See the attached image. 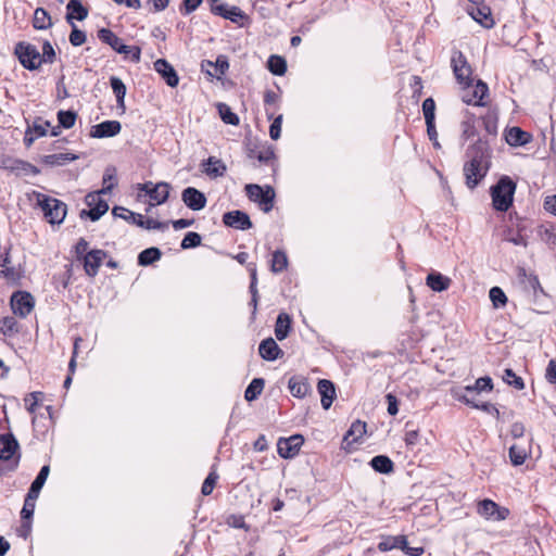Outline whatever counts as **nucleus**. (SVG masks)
Segmentation results:
<instances>
[{
    "mask_svg": "<svg viewBox=\"0 0 556 556\" xmlns=\"http://www.w3.org/2000/svg\"><path fill=\"white\" fill-rule=\"evenodd\" d=\"M516 184L508 176L500 178L491 188L492 204L496 211L506 212L513 204Z\"/></svg>",
    "mask_w": 556,
    "mask_h": 556,
    "instance_id": "nucleus-1",
    "label": "nucleus"
},
{
    "mask_svg": "<svg viewBox=\"0 0 556 556\" xmlns=\"http://www.w3.org/2000/svg\"><path fill=\"white\" fill-rule=\"evenodd\" d=\"M37 205L50 224H61L66 216V204L42 193H35Z\"/></svg>",
    "mask_w": 556,
    "mask_h": 556,
    "instance_id": "nucleus-2",
    "label": "nucleus"
},
{
    "mask_svg": "<svg viewBox=\"0 0 556 556\" xmlns=\"http://www.w3.org/2000/svg\"><path fill=\"white\" fill-rule=\"evenodd\" d=\"M245 192L248 198L253 202H257L265 213L271 211L276 195L273 187L266 186L263 188L260 185L250 184L245 186Z\"/></svg>",
    "mask_w": 556,
    "mask_h": 556,
    "instance_id": "nucleus-3",
    "label": "nucleus"
},
{
    "mask_svg": "<svg viewBox=\"0 0 556 556\" xmlns=\"http://www.w3.org/2000/svg\"><path fill=\"white\" fill-rule=\"evenodd\" d=\"M15 54L21 64L29 71L37 70L42 64L40 52L30 43L18 42L15 47Z\"/></svg>",
    "mask_w": 556,
    "mask_h": 556,
    "instance_id": "nucleus-4",
    "label": "nucleus"
},
{
    "mask_svg": "<svg viewBox=\"0 0 556 556\" xmlns=\"http://www.w3.org/2000/svg\"><path fill=\"white\" fill-rule=\"evenodd\" d=\"M488 168L483 165L481 156H472L464 165V175L468 188L473 189L480 180L486 175Z\"/></svg>",
    "mask_w": 556,
    "mask_h": 556,
    "instance_id": "nucleus-5",
    "label": "nucleus"
},
{
    "mask_svg": "<svg viewBox=\"0 0 556 556\" xmlns=\"http://www.w3.org/2000/svg\"><path fill=\"white\" fill-rule=\"evenodd\" d=\"M102 192H90L86 195V204L90 207V210H83L80 213V217H89L92 222L100 219L108 211L109 204L100 198Z\"/></svg>",
    "mask_w": 556,
    "mask_h": 556,
    "instance_id": "nucleus-6",
    "label": "nucleus"
},
{
    "mask_svg": "<svg viewBox=\"0 0 556 556\" xmlns=\"http://www.w3.org/2000/svg\"><path fill=\"white\" fill-rule=\"evenodd\" d=\"M451 65L457 81L465 86H469L471 83V67L468 64L466 56L460 51H453Z\"/></svg>",
    "mask_w": 556,
    "mask_h": 556,
    "instance_id": "nucleus-7",
    "label": "nucleus"
},
{
    "mask_svg": "<svg viewBox=\"0 0 556 556\" xmlns=\"http://www.w3.org/2000/svg\"><path fill=\"white\" fill-rule=\"evenodd\" d=\"M477 513L486 520L493 521L505 520L509 515V510L506 507H501L489 498L482 500L478 503Z\"/></svg>",
    "mask_w": 556,
    "mask_h": 556,
    "instance_id": "nucleus-8",
    "label": "nucleus"
},
{
    "mask_svg": "<svg viewBox=\"0 0 556 556\" xmlns=\"http://www.w3.org/2000/svg\"><path fill=\"white\" fill-rule=\"evenodd\" d=\"M35 300L29 292L16 291L11 296V307L13 313L26 317L34 308Z\"/></svg>",
    "mask_w": 556,
    "mask_h": 556,
    "instance_id": "nucleus-9",
    "label": "nucleus"
},
{
    "mask_svg": "<svg viewBox=\"0 0 556 556\" xmlns=\"http://www.w3.org/2000/svg\"><path fill=\"white\" fill-rule=\"evenodd\" d=\"M303 442L304 439L300 434L280 438L277 442V452L282 458H292L299 453Z\"/></svg>",
    "mask_w": 556,
    "mask_h": 556,
    "instance_id": "nucleus-10",
    "label": "nucleus"
},
{
    "mask_svg": "<svg viewBox=\"0 0 556 556\" xmlns=\"http://www.w3.org/2000/svg\"><path fill=\"white\" fill-rule=\"evenodd\" d=\"M18 443L12 435L0 437V459L12 460V469L16 468L20 462V455H16Z\"/></svg>",
    "mask_w": 556,
    "mask_h": 556,
    "instance_id": "nucleus-11",
    "label": "nucleus"
},
{
    "mask_svg": "<svg viewBox=\"0 0 556 556\" xmlns=\"http://www.w3.org/2000/svg\"><path fill=\"white\" fill-rule=\"evenodd\" d=\"M181 200L192 211H200L206 205L204 193L193 187H188L182 191Z\"/></svg>",
    "mask_w": 556,
    "mask_h": 556,
    "instance_id": "nucleus-12",
    "label": "nucleus"
},
{
    "mask_svg": "<svg viewBox=\"0 0 556 556\" xmlns=\"http://www.w3.org/2000/svg\"><path fill=\"white\" fill-rule=\"evenodd\" d=\"M223 222L226 226L240 230H247L252 227L249 215L242 211H230L224 214Z\"/></svg>",
    "mask_w": 556,
    "mask_h": 556,
    "instance_id": "nucleus-13",
    "label": "nucleus"
},
{
    "mask_svg": "<svg viewBox=\"0 0 556 556\" xmlns=\"http://www.w3.org/2000/svg\"><path fill=\"white\" fill-rule=\"evenodd\" d=\"M106 257V253L103 250H91L84 256V268L88 276H97L99 268Z\"/></svg>",
    "mask_w": 556,
    "mask_h": 556,
    "instance_id": "nucleus-14",
    "label": "nucleus"
},
{
    "mask_svg": "<svg viewBox=\"0 0 556 556\" xmlns=\"http://www.w3.org/2000/svg\"><path fill=\"white\" fill-rule=\"evenodd\" d=\"M122 125L118 121H105L91 127L90 137L110 138L121 132Z\"/></svg>",
    "mask_w": 556,
    "mask_h": 556,
    "instance_id": "nucleus-15",
    "label": "nucleus"
},
{
    "mask_svg": "<svg viewBox=\"0 0 556 556\" xmlns=\"http://www.w3.org/2000/svg\"><path fill=\"white\" fill-rule=\"evenodd\" d=\"M154 70L165 79L169 87H176L178 85V75L174 67L166 60H156L154 62Z\"/></svg>",
    "mask_w": 556,
    "mask_h": 556,
    "instance_id": "nucleus-16",
    "label": "nucleus"
},
{
    "mask_svg": "<svg viewBox=\"0 0 556 556\" xmlns=\"http://www.w3.org/2000/svg\"><path fill=\"white\" fill-rule=\"evenodd\" d=\"M468 13L470 16L477 21L479 24H481L485 28H491L494 25V21L491 16V10L489 7L482 4L479 5H472L470 9H468Z\"/></svg>",
    "mask_w": 556,
    "mask_h": 556,
    "instance_id": "nucleus-17",
    "label": "nucleus"
},
{
    "mask_svg": "<svg viewBox=\"0 0 556 556\" xmlns=\"http://www.w3.org/2000/svg\"><path fill=\"white\" fill-rule=\"evenodd\" d=\"M318 392L321 396V406L324 409H329L336 397L334 384L327 379H321L317 384Z\"/></svg>",
    "mask_w": 556,
    "mask_h": 556,
    "instance_id": "nucleus-18",
    "label": "nucleus"
},
{
    "mask_svg": "<svg viewBox=\"0 0 556 556\" xmlns=\"http://www.w3.org/2000/svg\"><path fill=\"white\" fill-rule=\"evenodd\" d=\"M260 355L266 361H276L282 354V351L273 338H267L260 343Z\"/></svg>",
    "mask_w": 556,
    "mask_h": 556,
    "instance_id": "nucleus-19",
    "label": "nucleus"
},
{
    "mask_svg": "<svg viewBox=\"0 0 556 556\" xmlns=\"http://www.w3.org/2000/svg\"><path fill=\"white\" fill-rule=\"evenodd\" d=\"M203 172L212 178L222 177L227 170L226 164L215 156H210L205 163H203Z\"/></svg>",
    "mask_w": 556,
    "mask_h": 556,
    "instance_id": "nucleus-20",
    "label": "nucleus"
},
{
    "mask_svg": "<svg viewBox=\"0 0 556 556\" xmlns=\"http://www.w3.org/2000/svg\"><path fill=\"white\" fill-rule=\"evenodd\" d=\"M531 135L519 127H511L506 132V142L511 147H520L529 143Z\"/></svg>",
    "mask_w": 556,
    "mask_h": 556,
    "instance_id": "nucleus-21",
    "label": "nucleus"
},
{
    "mask_svg": "<svg viewBox=\"0 0 556 556\" xmlns=\"http://www.w3.org/2000/svg\"><path fill=\"white\" fill-rule=\"evenodd\" d=\"M426 285L435 292L446 290L451 285V279L441 273L432 271L426 278Z\"/></svg>",
    "mask_w": 556,
    "mask_h": 556,
    "instance_id": "nucleus-22",
    "label": "nucleus"
},
{
    "mask_svg": "<svg viewBox=\"0 0 556 556\" xmlns=\"http://www.w3.org/2000/svg\"><path fill=\"white\" fill-rule=\"evenodd\" d=\"M66 21L70 25H73V20L84 21L88 16V10L78 0H71L67 3Z\"/></svg>",
    "mask_w": 556,
    "mask_h": 556,
    "instance_id": "nucleus-23",
    "label": "nucleus"
},
{
    "mask_svg": "<svg viewBox=\"0 0 556 556\" xmlns=\"http://www.w3.org/2000/svg\"><path fill=\"white\" fill-rule=\"evenodd\" d=\"M365 433L366 424L361 420H356L351 425L349 431L345 433L343 438V443H345L346 445L356 443L364 437Z\"/></svg>",
    "mask_w": 556,
    "mask_h": 556,
    "instance_id": "nucleus-24",
    "label": "nucleus"
},
{
    "mask_svg": "<svg viewBox=\"0 0 556 556\" xmlns=\"http://www.w3.org/2000/svg\"><path fill=\"white\" fill-rule=\"evenodd\" d=\"M407 540L404 535L396 536H386L378 544V549L380 552H389L393 548H401L402 551L406 548Z\"/></svg>",
    "mask_w": 556,
    "mask_h": 556,
    "instance_id": "nucleus-25",
    "label": "nucleus"
},
{
    "mask_svg": "<svg viewBox=\"0 0 556 556\" xmlns=\"http://www.w3.org/2000/svg\"><path fill=\"white\" fill-rule=\"evenodd\" d=\"M291 328V318L287 313H280L275 325V336L279 341L286 339Z\"/></svg>",
    "mask_w": 556,
    "mask_h": 556,
    "instance_id": "nucleus-26",
    "label": "nucleus"
},
{
    "mask_svg": "<svg viewBox=\"0 0 556 556\" xmlns=\"http://www.w3.org/2000/svg\"><path fill=\"white\" fill-rule=\"evenodd\" d=\"M170 186L167 182H157L155 187H153L152 193L150 195L151 205H160L163 204L169 195Z\"/></svg>",
    "mask_w": 556,
    "mask_h": 556,
    "instance_id": "nucleus-27",
    "label": "nucleus"
},
{
    "mask_svg": "<svg viewBox=\"0 0 556 556\" xmlns=\"http://www.w3.org/2000/svg\"><path fill=\"white\" fill-rule=\"evenodd\" d=\"M489 91L488 85L481 80H479L473 89L472 97H468L467 94L463 96L464 102L468 104L475 105H483L482 100L486 96Z\"/></svg>",
    "mask_w": 556,
    "mask_h": 556,
    "instance_id": "nucleus-28",
    "label": "nucleus"
},
{
    "mask_svg": "<svg viewBox=\"0 0 556 556\" xmlns=\"http://www.w3.org/2000/svg\"><path fill=\"white\" fill-rule=\"evenodd\" d=\"M38 497L26 495V498L24 501V506L21 511L22 519L26 520L23 522V529H25L26 533L30 531V519L34 515L35 510V503Z\"/></svg>",
    "mask_w": 556,
    "mask_h": 556,
    "instance_id": "nucleus-29",
    "label": "nucleus"
},
{
    "mask_svg": "<svg viewBox=\"0 0 556 556\" xmlns=\"http://www.w3.org/2000/svg\"><path fill=\"white\" fill-rule=\"evenodd\" d=\"M77 159L78 156L73 153L48 154L42 157V163L49 166H62Z\"/></svg>",
    "mask_w": 556,
    "mask_h": 556,
    "instance_id": "nucleus-30",
    "label": "nucleus"
},
{
    "mask_svg": "<svg viewBox=\"0 0 556 556\" xmlns=\"http://www.w3.org/2000/svg\"><path fill=\"white\" fill-rule=\"evenodd\" d=\"M291 394L295 397H304L309 391V384L303 378L291 377L288 382Z\"/></svg>",
    "mask_w": 556,
    "mask_h": 556,
    "instance_id": "nucleus-31",
    "label": "nucleus"
},
{
    "mask_svg": "<svg viewBox=\"0 0 556 556\" xmlns=\"http://www.w3.org/2000/svg\"><path fill=\"white\" fill-rule=\"evenodd\" d=\"M49 472H50V468L49 466H43L39 473L37 475L36 479L33 481V483L30 484V488L28 490V495H31V496H35V497H38L39 496V493L42 489V486L45 485L46 483V480L49 476Z\"/></svg>",
    "mask_w": 556,
    "mask_h": 556,
    "instance_id": "nucleus-32",
    "label": "nucleus"
},
{
    "mask_svg": "<svg viewBox=\"0 0 556 556\" xmlns=\"http://www.w3.org/2000/svg\"><path fill=\"white\" fill-rule=\"evenodd\" d=\"M370 466L380 473H390L394 469L393 462L386 455H377L370 460Z\"/></svg>",
    "mask_w": 556,
    "mask_h": 556,
    "instance_id": "nucleus-33",
    "label": "nucleus"
},
{
    "mask_svg": "<svg viewBox=\"0 0 556 556\" xmlns=\"http://www.w3.org/2000/svg\"><path fill=\"white\" fill-rule=\"evenodd\" d=\"M33 26L36 29H40V30L48 29L52 26L51 16L45 9L37 8L35 10L34 18H33Z\"/></svg>",
    "mask_w": 556,
    "mask_h": 556,
    "instance_id": "nucleus-34",
    "label": "nucleus"
},
{
    "mask_svg": "<svg viewBox=\"0 0 556 556\" xmlns=\"http://www.w3.org/2000/svg\"><path fill=\"white\" fill-rule=\"evenodd\" d=\"M110 84L112 87V90L116 97L117 105L125 110V96H126V86L123 83V80L116 76H112L110 78Z\"/></svg>",
    "mask_w": 556,
    "mask_h": 556,
    "instance_id": "nucleus-35",
    "label": "nucleus"
},
{
    "mask_svg": "<svg viewBox=\"0 0 556 556\" xmlns=\"http://www.w3.org/2000/svg\"><path fill=\"white\" fill-rule=\"evenodd\" d=\"M134 224L138 227L151 230V229H157V230H165L168 227L167 223H162L159 220H155L153 218H144L143 215H139L137 217H134Z\"/></svg>",
    "mask_w": 556,
    "mask_h": 556,
    "instance_id": "nucleus-36",
    "label": "nucleus"
},
{
    "mask_svg": "<svg viewBox=\"0 0 556 556\" xmlns=\"http://www.w3.org/2000/svg\"><path fill=\"white\" fill-rule=\"evenodd\" d=\"M264 384H265L264 379L254 378L250 382L248 388L245 389L244 399L248 402H251V401H254L255 399H257V396L262 393V391L264 389Z\"/></svg>",
    "mask_w": 556,
    "mask_h": 556,
    "instance_id": "nucleus-37",
    "label": "nucleus"
},
{
    "mask_svg": "<svg viewBox=\"0 0 556 556\" xmlns=\"http://www.w3.org/2000/svg\"><path fill=\"white\" fill-rule=\"evenodd\" d=\"M98 38L103 42L110 46L114 51L117 50L118 46L122 42V39L117 37L111 29L101 28L98 30Z\"/></svg>",
    "mask_w": 556,
    "mask_h": 556,
    "instance_id": "nucleus-38",
    "label": "nucleus"
},
{
    "mask_svg": "<svg viewBox=\"0 0 556 556\" xmlns=\"http://www.w3.org/2000/svg\"><path fill=\"white\" fill-rule=\"evenodd\" d=\"M161 251L157 248H148L143 250L138 256V263L141 266H148L161 258Z\"/></svg>",
    "mask_w": 556,
    "mask_h": 556,
    "instance_id": "nucleus-39",
    "label": "nucleus"
},
{
    "mask_svg": "<svg viewBox=\"0 0 556 556\" xmlns=\"http://www.w3.org/2000/svg\"><path fill=\"white\" fill-rule=\"evenodd\" d=\"M268 70L274 74L281 76L287 71L286 60L279 55H270L267 62Z\"/></svg>",
    "mask_w": 556,
    "mask_h": 556,
    "instance_id": "nucleus-40",
    "label": "nucleus"
},
{
    "mask_svg": "<svg viewBox=\"0 0 556 556\" xmlns=\"http://www.w3.org/2000/svg\"><path fill=\"white\" fill-rule=\"evenodd\" d=\"M288 266V257L283 251L277 250L273 253L271 271L281 273Z\"/></svg>",
    "mask_w": 556,
    "mask_h": 556,
    "instance_id": "nucleus-41",
    "label": "nucleus"
},
{
    "mask_svg": "<svg viewBox=\"0 0 556 556\" xmlns=\"http://www.w3.org/2000/svg\"><path fill=\"white\" fill-rule=\"evenodd\" d=\"M493 389L492 379L490 377H481L476 380L473 386L465 387L466 393H473L476 391H491Z\"/></svg>",
    "mask_w": 556,
    "mask_h": 556,
    "instance_id": "nucleus-42",
    "label": "nucleus"
},
{
    "mask_svg": "<svg viewBox=\"0 0 556 556\" xmlns=\"http://www.w3.org/2000/svg\"><path fill=\"white\" fill-rule=\"evenodd\" d=\"M528 453L525 448L514 444L509 447V459L514 466L522 465L527 459Z\"/></svg>",
    "mask_w": 556,
    "mask_h": 556,
    "instance_id": "nucleus-43",
    "label": "nucleus"
},
{
    "mask_svg": "<svg viewBox=\"0 0 556 556\" xmlns=\"http://www.w3.org/2000/svg\"><path fill=\"white\" fill-rule=\"evenodd\" d=\"M77 118V114L74 111H59L58 112V122L59 125L65 129H70L75 125Z\"/></svg>",
    "mask_w": 556,
    "mask_h": 556,
    "instance_id": "nucleus-44",
    "label": "nucleus"
},
{
    "mask_svg": "<svg viewBox=\"0 0 556 556\" xmlns=\"http://www.w3.org/2000/svg\"><path fill=\"white\" fill-rule=\"evenodd\" d=\"M218 112H219L220 118L223 119L224 123L233 125V126L239 124L238 115L235 114L227 104L219 103Z\"/></svg>",
    "mask_w": 556,
    "mask_h": 556,
    "instance_id": "nucleus-45",
    "label": "nucleus"
},
{
    "mask_svg": "<svg viewBox=\"0 0 556 556\" xmlns=\"http://www.w3.org/2000/svg\"><path fill=\"white\" fill-rule=\"evenodd\" d=\"M115 185V168H106L103 175V188L99 192H102V194L109 193L112 191Z\"/></svg>",
    "mask_w": 556,
    "mask_h": 556,
    "instance_id": "nucleus-46",
    "label": "nucleus"
},
{
    "mask_svg": "<svg viewBox=\"0 0 556 556\" xmlns=\"http://www.w3.org/2000/svg\"><path fill=\"white\" fill-rule=\"evenodd\" d=\"M503 380L514 387L516 390H522L525 388V383L521 377L517 376L513 369H505Z\"/></svg>",
    "mask_w": 556,
    "mask_h": 556,
    "instance_id": "nucleus-47",
    "label": "nucleus"
},
{
    "mask_svg": "<svg viewBox=\"0 0 556 556\" xmlns=\"http://www.w3.org/2000/svg\"><path fill=\"white\" fill-rule=\"evenodd\" d=\"M490 299L495 307L504 306L507 302V296L500 287L491 288Z\"/></svg>",
    "mask_w": 556,
    "mask_h": 556,
    "instance_id": "nucleus-48",
    "label": "nucleus"
},
{
    "mask_svg": "<svg viewBox=\"0 0 556 556\" xmlns=\"http://www.w3.org/2000/svg\"><path fill=\"white\" fill-rule=\"evenodd\" d=\"M422 112L426 119V124L434 122L435 102L432 98H427L422 103Z\"/></svg>",
    "mask_w": 556,
    "mask_h": 556,
    "instance_id": "nucleus-49",
    "label": "nucleus"
},
{
    "mask_svg": "<svg viewBox=\"0 0 556 556\" xmlns=\"http://www.w3.org/2000/svg\"><path fill=\"white\" fill-rule=\"evenodd\" d=\"M201 244V236L198 232H188L181 241L182 249L197 248Z\"/></svg>",
    "mask_w": 556,
    "mask_h": 556,
    "instance_id": "nucleus-50",
    "label": "nucleus"
},
{
    "mask_svg": "<svg viewBox=\"0 0 556 556\" xmlns=\"http://www.w3.org/2000/svg\"><path fill=\"white\" fill-rule=\"evenodd\" d=\"M217 479L218 475L215 471L210 472L202 484L201 493L205 496L210 495L213 492Z\"/></svg>",
    "mask_w": 556,
    "mask_h": 556,
    "instance_id": "nucleus-51",
    "label": "nucleus"
},
{
    "mask_svg": "<svg viewBox=\"0 0 556 556\" xmlns=\"http://www.w3.org/2000/svg\"><path fill=\"white\" fill-rule=\"evenodd\" d=\"M73 28H72V31H71V35H70V42L74 46V47H79L81 46L85 41H86V34L85 31L78 29L75 24L71 25Z\"/></svg>",
    "mask_w": 556,
    "mask_h": 556,
    "instance_id": "nucleus-52",
    "label": "nucleus"
},
{
    "mask_svg": "<svg viewBox=\"0 0 556 556\" xmlns=\"http://www.w3.org/2000/svg\"><path fill=\"white\" fill-rule=\"evenodd\" d=\"M460 400H463L466 404H470V405H472L473 407H476V408H480V409H482V410H484V412H486V413H492V414L494 413V414L496 415V417H498V416H500V412H498V409H497L493 404L484 403V404H482V405H478V404L473 403V401H471L470 399H468L466 394H465V395H463V396L460 397Z\"/></svg>",
    "mask_w": 556,
    "mask_h": 556,
    "instance_id": "nucleus-53",
    "label": "nucleus"
},
{
    "mask_svg": "<svg viewBox=\"0 0 556 556\" xmlns=\"http://www.w3.org/2000/svg\"><path fill=\"white\" fill-rule=\"evenodd\" d=\"M113 215L123 219H126L134 224V217L139 216L140 214L134 213L125 207L115 206L112 211Z\"/></svg>",
    "mask_w": 556,
    "mask_h": 556,
    "instance_id": "nucleus-54",
    "label": "nucleus"
},
{
    "mask_svg": "<svg viewBox=\"0 0 556 556\" xmlns=\"http://www.w3.org/2000/svg\"><path fill=\"white\" fill-rule=\"evenodd\" d=\"M476 135V128L473 125V121L471 118H467L462 123V138L467 140Z\"/></svg>",
    "mask_w": 556,
    "mask_h": 556,
    "instance_id": "nucleus-55",
    "label": "nucleus"
},
{
    "mask_svg": "<svg viewBox=\"0 0 556 556\" xmlns=\"http://www.w3.org/2000/svg\"><path fill=\"white\" fill-rule=\"evenodd\" d=\"M225 18L230 20L233 23H240L245 18V14L240 8L232 5L229 11L226 12Z\"/></svg>",
    "mask_w": 556,
    "mask_h": 556,
    "instance_id": "nucleus-56",
    "label": "nucleus"
},
{
    "mask_svg": "<svg viewBox=\"0 0 556 556\" xmlns=\"http://www.w3.org/2000/svg\"><path fill=\"white\" fill-rule=\"evenodd\" d=\"M42 63H53L55 59V52L52 45L49 41H45L42 46L41 54Z\"/></svg>",
    "mask_w": 556,
    "mask_h": 556,
    "instance_id": "nucleus-57",
    "label": "nucleus"
},
{
    "mask_svg": "<svg viewBox=\"0 0 556 556\" xmlns=\"http://www.w3.org/2000/svg\"><path fill=\"white\" fill-rule=\"evenodd\" d=\"M281 125H282V115H278L274 118L270 127H269V136L273 140H278L281 134Z\"/></svg>",
    "mask_w": 556,
    "mask_h": 556,
    "instance_id": "nucleus-58",
    "label": "nucleus"
},
{
    "mask_svg": "<svg viewBox=\"0 0 556 556\" xmlns=\"http://www.w3.org/2000/svg\"><path fill=\"white\" fill-rule=\"evenodd\" d=\"M386 399L388 402V413L391 416H395L399 413L396 396L393 395L392 393H389V394H387Z\"/></svg>",
    "mask_w": 556,
    "mask_h": 556,
    "instance_id": "nucleus-59",
    "label": "nucleus"
},
{
    "mask_svg": "<svg viewBox=\"0 0 556 556\" xmlns=\"http://www.w3.org/2000/svg\"><path fill=\"white\" fill-rule=\"evenodd\" d=\"M545 377L548 382L556 384V361L551 359L546 367Z\"/></svg>",
    "mask_w": 556,
    "mask_h": 556,
    "instance_id": "nucleus-60",
    "label": "nucleus"
},
{
    "mask_svg": "<svg viewBox=\"0 0 556 556\" xmlns=\"http://www.w3.org/2000/svg\"><path fill=\"white\" fill-rule=\"evenodd\" d=\"M49 127H50V122L42 121L40 123H35L33 130L37 134V137H42V136L47 135Z\"/></svg>",
    "mask_w": 556,
    "mask_h": 556,
    "instance_id": "nucleus-61",
    "label": "nucleus"
},
{
    "mask_svg": "<svg viewBox=\"0 0 556 556\" xmlns=\"http://www.w3.org/2000/svg\"><path fill=\"white\" fill-rule=\"evenodd\" d=\"M274 157V151L270 148L258 151L256 159L261 163H268Z\"/></svg>",
    "mask_w": 556,
    "mask_h": 556,
    "instance_id": "nucleus-62",
    "label": "nucleus"
},
{
    "mask_svg": "<svg viewBox=\"0 0 556 556\" xmlns=\"http://www.w3.org/2000/svg\"><path fill=\"white\" fill-rule=\"evenodd\" d=\"M526 428L522 422H514L510 428V434L513 438L518 439L525 434Z\"/></svg>",
    "mask_w": 556,
    "mask_h": 556,
    "instance_id": "nucleus-63",
    "label": "nucleus"
},
{
    "mask_svg": "<svg viewBox=\"0 0 556 556\" xmlns=\"http://www.w3.org/2000/svg\"><path fill=\"white\" fill-rule=\"evenodd\" d=\"M544 208L551 214L556 215V195L545 198Z\"/></svg>",
    "mask_w": 556,
    "mask_h": 556,
    "instance_id": "nucleus-64",
    "label": "nucleus"
}]
</instances>
